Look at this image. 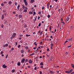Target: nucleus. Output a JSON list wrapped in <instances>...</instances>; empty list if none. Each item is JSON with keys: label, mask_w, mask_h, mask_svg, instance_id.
Listing matches in <instances>:
<instances>
[{"label": "nucleus", "mask_w": 74, "mask_h": 74, "mask_svg": "<svg viewBox=\"0 0 74 74\" xmlns=\"http://www.w3.org/2000/svg\"><path fill=\"white\" fill-rule=\"evenodd\" d=\"M73 70L71 69L70 70V71L68 70V71H66L65 73H67V74H70V73H71L72 72H73Z\"/></svg>", "instance_id": "1"}, {"label": "nucleus", "mask_w": 74, "mask_h": 74, "mask_svg": "<svg viewBox=\"0 0 74 74\" xmlns=\"http://www.w3.org/2000/svg\"><path fill=\"white\" fill-rule=\"evenodd\" d=\"M16 33H14L12 35V38H15L16 37Z\"/></svg>", "instance_id": "2"}, {"label": "nucleus", "mask_w": 74, "mask_h": 74, "mask_svg": "<svg viewBox=\"0 0 74 74\" xmlns=\"http://www.w3.org/2000/svg\"><path fill=\"white\" fill-rule=\"evenodd\" d=\"M2 67L4 69H5V68H7V66H6L5 64H3L2 66Z\"/></svg>", "instance_id": "3"}, {"label": "nucleus", "mask_w": 74, "mask_h": 74, "mask_svg": "<svg viewBox=\"0 0 74 74\" xmlns=\"http://www.w3.org/2000/svg\"><path fill=\"white\" fill-rule=\"evenodd\" d=\"M25 59L23 58L21 61V63H23L25 62Z\"/></svg>", "instance_id": "4"}, {"label": "nucleus", "mask_w": 74, "mask_h": 74, "mask_svg": "<svg viewBox=\"0 0 74 74\" xmlns=\"http://www.w3.org/2000/svg\"><path fill=\"white\" fill-rule=\"evenodd\" d=\"M8 46V44H6L3 45V47L4 48H5V47H7Z\"/></svg>", "instance_id": "5"}, {"label": "nucleus", "mask_w": 74, "mask_h": 74, "mask_svg": "<svg viewBox=\"0 0 74 74\" xmlns=\"http://www.w3.org/2000/svg\"><path fill=\"white\" fill-rule=\"evenodd\" d=\"M32 62H33V61L31 60V59H30L29 60V63H30V64H32Z\"/></svg>", "instance_id": "6"}, {"label": "nucleus", "mask_w": 74, "mask_h": 74, "mask_svg": "<svg viewBox=\"0 0 74 74\" xmlns=\"http://www.w3.org/2000/svg\"><path fill=\"white\" fill-rule=\"evenodd\" d=\"M4 18V15L3 14L1 16V19L3 20Z\"/></svg>", "instance_id": "7"}, {"label": "nucleus", "mask_w": 74, "mask_h": 74, "mask_svg": "<svg viewBox=\"0 0 74 74\" xmlns=\"http://www.w3.org/2000/svg\"><path fill=\"white\" fill-rule=\"evenodd\" d=\"M8 4H9V5H11V4H12V1H10L8 2Z\"/></svg>", "instance_id": "8"}, {"label": "nucleus", "mask_w": 74, "mask_h": 74, "mask_svg": "<svg viewBox=\"0 0 74 74\" xmlns=\"http://www.w3.org/2000/svg\"><path fill=\"white\" fill-rule=\"evenodd\" d=\"M24 52H25V51H24V50L23 49H22L21 51V53H23Z\"/></svg>", "instance_id": "9"}, {"label": "nucleus", "mask_w": 74, "mask_h": 74, "mask_svg": "<svg viewBox=\"0 0 74 74\" xmlns=\"http://www.w3.org/2000/svg\"><path fill=\"white\" fill-rule=\"evenodd\" d=\"M70 17H71V16H70V14L67 17V19H68V20H69V19H70Z\"/></svg>", "instance_id": "10"}, {"label": "nucleus", "mask_w": 74, "mask_h": 74, "mask_svg": "<svg viewBox=\"0 0 74 74\" xmlns=\"http://www.w3.org/2000/svg\"><path fill=\"white\" fill-rule=\"evenodd\" d=\"M37 44H38V42H35L34 43V45H36V46H37Z\"/></svg>", "instance_id": "11"}, {"label": "nucleus", "mask_w": 74, "mask_h": 74, "mask_svg": "<svg viewBox=\"0 0 74 74\" xmlns=\"http://www.w3.org/2000/svg\"><path fill=\"white\" fill-rule=\"evenodd\" d=\"M70 28L71 30H73V28H74V27H73V26H71L70 27Z\"/></svg>", "instance_id": "12"}, {"label": "nucleus", "mask_w": 74, "mask_h": 74, "mask_svg": "<svg viewBox=\"0 0 74 74\" xmlns=\"http://www.w3.org/2000/svg\"><path fill=\"white\" fill-rule=\"evenodd\" d=\"M40 64L41 66H44V63H43V62H41L40 63Z\"/></svg>", "instance_id": "13"}, {"label": "nucleus", "mask_w": 74, "mask_h": 74, "mask_svg": "<svg viewBox=\"0 0 74 74\" xmlns=\"http://www.w3.org/2000/svg\"><path fill=\"white\" fill-rule=\"evenodd\" d=\"M34 2V0H31L30 2L31 3H33Z\"/></svg>", "instance_id": "14"}, {"label": "nucleus", "mask_w": 74, "mask_h": 74, "mask_svg": "<svg viewBox=\"0 0 74 74\" xmlns=\"http://www.w3.org/2000/svg\"><path fill=\"white\" fill-rule=\"evenodd\" d=\"M43 33V31H42L41 32H40L39 36H41L42 34V33Z\"/></svg>", "instance_id": "15"}, {"label": "nucleus", "mask_w": 74, "mask_h": 74, "mask_svg": "<svg viewBox=\"0 0 74 74\" xmlns=\"http://www.w3.org/2000/svg\"><path fill=\"white\" fill-rule=\"evenodd\" d=\"M17 65L18 66H21V63H20L19 62H18Z\"/></svg>", "instance_id": "16"}, {"label": "nucleus", "mask_w": 74, "mask_h": 74, "mask_svg": "<svg viewBox=\"0 0 74 74\" xmlns=\"http://www.w3.org/2000/svg\"><path fill=\"white\" fill-rule=\"evenodd\" d=\"M23 12H27V10L26 9H24V11H23Z\"/></svg>", "instance_id": "17"}, {"label": "nucleus", "mask_w": 74, "mask_h": 74, "mask_svg": "<svg viewBox=\"0 0 74 74\" xmlns=\"http://www.w3.org/2000/svg\"><path fill=\"white\" fill-rule=\"evenodd\" d=\"M52 30V27H49V31H50V33L51 32V30Z\"/></svg>", "instance_id": "18"}, {"label": "nucleus", "mask_w": 74, "mask_h": 74, "mask_svg": "<svg viewBox=\"0 0 74 74\" xmlns=\"http://www.w3.org/2000/svg\"><path fill=\"white\" fill-rule=\"evenodd\" d=\"M18 16L19 17V18H22V17H23V16L22 15H21V14H19Z\"/></svg>", "instance_id": "19"}, {"label": "nucleus", "mask_w": 74, "mask_h": 74, "mask_svg": "<svg viewBox=\"0 0 74 74\" xmlns=\"http://www.w3.org/2000/svg\"><path fill=\"white\" fill-rule=\"evenodd\" d=\"M67 40H68V41H72V38H71L69 39H67Z\"/></svg>", "instance_id": "20"}, {"label": "nucleus", "mask_w": 74, "mask_h": 74, "mask_svg": "<svg viewBox=\"0 0 74 74\" xmlns=\"http://www.w3.org/2000/svg\"><path fill=\"white\" fill-rule=\"evenodd\" d=\"M24 3H25V5H27V1L25 2Z\"/></svg>", "instance_id": "21"}, {"label": "nucleus", "mask_w": 74, "mask_h": 74, "mask_svg": "<svg viewBox=\"0 0 74 74\" xmlns=\"http://www.w3.org/2000/svg\"><path fill=\"white\" fill-rule=\"evenodd\" d=\"M49 4H50V3H47V7H49Z\"/></svg>", "instance_id": "22"}, {"label": "nucleus", "mask_w": 74, "mask_h": 74, "mask_svg": "<svg viewBox=\"0 0 74 74\" xmlns=\"http://www.w3.org/2000/svg\"><path fill=\"white\" fill-rule=\"evenodd\" d=\"M71 66L72 67H73V68H74V64H73L72 63L71 64Z\"/></svg>", "instance_id": "23"}, {"label": "nucleus", "mask_w": 74, "mask_h": 74, "mask_svg": "<svg viewBox=\"0 0 74 74\" xmlns=\"http://www.w3.org/2000/svg\"><path fill=\"white\" fill-rule=\"evenodd\" d=\"M15 70L14 69H13L12 71V73H14L15 72Z\"/></svg>", "instance_id": "24"}, {"label": "nucleus", "mask_w": 74, "mask_h": 74, "mask_svg": "<svg viewBox=\"0 0 74 74\" xmlns=\"http://www.w3.org/2000/svg\"><path fill=\"white\" fill-rule=\"evenodd\" d=\"M22 6H23L22 8L24 10H25V5H22Z\"/></svg>", "instance_id": "25"}, {"label": "nucleus", "mask_w": 74, "mask_h": 74, "mask_svg": "<svg viewBox=\"0 0 74 74\" xmlns=\"http://www.w3.org/2000/svg\"><path fill=\"white\" fill-rule=\"evenodd\" d=\"M29 14H33V12H32L31 11H30L29 12Z\"/></svg>", "instance_id": "26"}, {"label": "nucleus", "mask_w": 74, "mask_h": 74, "mask_svg": "<svg viewBox=\"0 0 74 74\" xmlns=\"http://www.w3.org/2000/svg\"><path fill=\"white\" fill-rule=\"evenodd\" d=\"M11 51H14V47H12V48L11 49Z\"/></svg>", "instance_id": "27"}, {"label": "nucleus", "mask_w": 74, "mask_h": 74, "mask_svg": "<svg viewBox=\"0 0 74 74\" xmlns=\"http://www.w3.org/2000/svg\"><path fill=\"white\" fill-rule=\"evenodd\" d=\"M19 7H20V5H18L17 7V9L18 10H19Z\"/></svg>", "instance_id": "28"}, {"label": "nucleus", "mask_w": 74, "mask_h": 74, "mask_svg": "<svg viewBox=\"0 0 74 74\" xmlns=\"http://www.w3.org/2000/svg\"><path fill=\"white\" fill-rule=\"evenodd\" d=\"M50 73H51L52 74V73H54L53 72V71H50Z\"/></svg>", "instance_id": "29"}, {"label": "nucleus", "mask_w": 74, "mask_h": 74, "mask_svg": "<svg viewBox=\"0 0 74 74\" xmlns=\"http://www.w3.org/2000/svg\"><path fill=\"white\" fill-rule=\"evenodd\" d=\"M38 14H40V15H41V11H40L38 13Z\"/></svg>", "instance_id": "30"}, {"label": "nucleus", "mask_w": 74, "mask_h": 74, "mask_svg": "<svg viewBox=\"0 0 74 74\" xmlns=\"http://www.w3.org/2000/svg\"><path fill=\"white\" fill-rule=\"evenodd\" d=\"M26 37H29V36H30V35H29L27 34L26 35Z\"/></svg>", "instance_id": "31"}, {"label": "nucleus", "mask_w": 74, "mask_h": 74, "mask_svg": "<svg viewBox=\"0 0 74 74\" xmlns=\"http://www.w3.org/2000/svg\"><path fill=\"white\" fill-rule=\"evenodd\" d=\"M50 16H50V15H48L47 16V17L48 18H50Z\"/></svg>", "instance_id": "32"}, {"label": "nucleus", "mask_w": 74, "mask_h": 74, "mask_svg": "<svg viewBox=\"0 0 74 74\" xmlns=\"http://www.w3.org/2000/svg\"><path fill=\"white\" fill-rule=\"evenodd\" d=\"M22 36H23V35L22 34H20L19 36L20 37H22Z\"/></svg>", "instance_id": "33"}, {"label": "nucleus", "mask_w": 74, "mask_h": 74, "mask_svg": "<svg viewBox=\"0 0 74 74\" xmlns=\"http://www.w3.org/2000/svg\"><path fill=\"white\" fill-rule=\"evenodd\" d=\"M25 49H28V46H26L25 47Z\"/></svg>", "instance_id": "34"}, {"label": "nucleus", "mask_w": 74, "mask_h": 74, "mask_svg": "<svg viewBox=\"0 0 74 74\" xmlns=\"http://www.w3.org/2000/svg\"><path fill=\"white\" fill-rule=\"evenodd\" d=\"M71 47V45H70L67 46V48H70V47Z\"/></svg>", "instance_id": "35"}, {"label": "nucleus", "mask_w": 74, "mask_h": 74, "mask_svg": "<svg viewBox=\"0 0 74 74\" xmlns=\"http://www.w3.org/2000/svg\"><path fill=\"white\" fill-rule=\"evenodd\" d=\"M56 8L55 9V10H56V9H58V6H57L56 7Z\"/></svg>", "instance_id": "36"}, {"label": "nucleus", "mask_w": 74, "mask_h": 74, "mask_svg": "<svg viewBox=\"0 0 74 74\" xmlns=\"http://www.w3.org/2000/svg\"><path fill=\"white\" fill-rule=\"evenodd\" d=\"M40 74H42V72L41 71H40Z\"/></svg>", "instance_id": "37"}, {"label": "nucleus", "mask_w": 74, "mask_h": 74, "mask_svg": "<svg viewBox=\"0 0 74 74\" xmlns=\"http://www.w3.org/2000/svg\"><path fill=\"white\" fill-rule=\"evenodd\" d=\"M19 48H20V47H21V45H19L18 46H17Z\"/></svg>", "instance_id": "38"}, {"label": "nucleus", "mask_w": 74, "mask_h": 74, "mask_svg": "<svg viewBox=\"0 0 74 74\" xmlns=\"http://www.w3.org/2000/svg\"><path fill=\"white\" fill-rule=\"evenodd\" d=\"M41 25V23H39L38 25V26H40Z\"/></svg>", "instance_id": "39"}, {"label": "nucleus", "mask_w": 74, "mask_h": 74, "mask_svg": "<svg viewBox=\"0 0 74 74\" xmlns=\"http://www.w3.org/2000/svg\"><path fill=\"white\" fill-rule=\"evenodd\" d=\"M45 8V7L44 6H42V10H44V8Z\"/></svg>", "instance_id": "40"}, {"label": "nucleus", "mask_w": 74, "mask_h": 74, "mask_svg": "<svg viewBox=\"0 0 74 74\" xmlns=\"http://www.w3.org/2000/svg\"><path fill=\"white\" fill-rule=\"evenodd\" d=\"M27 67H28V68L29 69L30 68H31V66H28Z\"/></svg>", "instance_id": "41"}, {"label": "nucleus", "mask_w": 74, "mask_h": 74, "mask_svg": "<svg viewBox=\"0 0 74 74\" xmlns=\"http://www.w3.org/2000/svg\"><path fill=\"white\" fill-rule=\"evenodd\" d=\"M34 69L35 70H37V66H36L35 68H34Z\"/></svg>", "instance_id": "42"}, {"label": "nucleus", "mask_w": 74, "mask_h": 74, "mask_svg": "<svg viewBox=\"0 0 74 74\" xmlns=\"http://www.w3.org/2000/svg\"><path fill=\"white\" fill-rule=\"evenodd\" d=\"M8 48H11V46L10 45L9 46Z\"/></svg>", "instance_id": "43"}, {"label": "nucleus", "mask_w": 74, "mask_h": 74, "mask_svg": "<svg viewBox=\"0 0 74 74\" xmlns=\"http://www.w3.org/2000/svg\"><path fill=\"white\" fill-rule=\"evenodd\" d=\"M1 6H4V4L3 3H1Z\"/></svg>", "instance_id": "44"}, {"label": "nucleus", "mask_w": 74, "mask_h": 74, "mask_svg": "<svg viewBox=\"0 0 74 74\" xmlns=\"http://www.w3.org/2000/svg\"><path fill=\"white\" fill-rule=\"evenodd\" d=\"M24 27H27V25H25L24 26Z\"/></svg>", "instance_id": "45"}, {"label": "nucleus", "mask_w": 74, "mask_h": 74, "mask_svg": "<svg viewBox=\"0 0 74 74\" xmlns=\"http://www.w3.org/2000/svg\"><path fill=\"white\" fill-rule=\"evenodd\" d=\"M17 44H18V42H17L16 43L15 45H16V46L17 45Z\"/></svg>", "instance_id": "46"}, {"label": "nucleus", "mask_w": 74, "mask_h": 74, "mask_svg": "<svg viewBox=\"0 0 74 74\" xmlns=\"http://www.w3.org/2000/svg\"><path fill=\"white\" fill-rule=\"evenodd\" d=\"M47 51L48 52H49V49H47Z\"/></svg>", "instance_id": "47"}, {"label": "nucleus", "mask_w": 74, "mask_h": 74, "mask_svg": "<svg viewBox=\"0 0 74 74\" xmlns=\"http://www.w3.org/2000/svg\"><path fill=\"white\" fill-rule=\"evenodd\" d=\"M25 8L26 9L25 10H28V9H27V7H25Z\"/></svg>", "instance_id": "48"}, {"label": "nucleus", "mask_w": 74, "mask_h": 74, "mask_svg": "<svg viewBox=\"0 0 74 74\" xmlns=\"http://www.w3.org/2000/svg\"><path fill=\"white\" fill-rule=\"evenodd\" d=\"M1 27H2V28H3V27H4V25H2Z\"/></svg>", "instance_id": "49"}, {"label": "nucleus", "mask_w": 74, "mask_h": 74, "mask_svg": "<svg viewBox=\"0 0 74 74\" xmlns=\"http://www.w3.org/2000/svg\"><path fill=\"white\" fill-rule=\"evenodd\" d=\"M50 38H52V39H53V36H51Z\"/></svg>", "instance_id": "50"}, {"label": "nucleus", "mask_w": 74, "mask_h": 74, "mask_svg": "<svg viewBox=\"0 0 74 74\" xmlns=\"http://www.w3.org/2000/svg\"><path fill=\"white\" fill-rule=\"evenodd\" d=\"M8 55H7L6 56V59H7V57H8Z\"/></svg>", "instance_id": "51"}, {"label": "nucleus", "mask_w": 74, "mask_h": 74, "mask_svg": "<svg viewBox=\"0 0 74 74\" xmlns=\"http://www.w3.org/2000/svg\"><path fill=\"white\" fill-rule=\"evenodd\" d=\"M66 21H69V19H67V18H66Z\"/></svg>", "instance_id": "52"}, {"label": "nucleus", "mask_w": 74, "mask_h": 74, "mask_svg": "<svg viewBox=\"0 0 74 74\" xmlns=\"http://www.w3.org/2000/svg\"><path fill=\"white\" fill-rule=\"evenodd\" d=\"M46 55L47 56L48 58H49V54H48V55L46 54Z\"/></svg>", "instance_id": "53"}, {"label": "nucleus", "mask_w": 74, "mask_h": 74, "mask_svg": "<svg viewBox=\"0 0 74 74\" xmlns=\"http://www.w3.org/2000/svg\"><path fill=\"white\" fill-rule=\"evenodd\" d=\"M27 61H28V60L26 59V60H25V62H27Z\"/></svg>", "instance_id": "54"}, {"label": "nucleus", "mask_w": 74, "mask_h": 74, "mask_svg": "<svg viewBox=\"0 0 74 74\" xmlns=\"http://www.w3.org/2000/svg\"><path fill=\"white\" fill-rule=\"evenodd\" d=\"M67 42H68V41L66 40L65 41V42H64V43H65L66 44V43H67Z\"/></svg>", "instance_id": "55"}, {"label": "nucleus", "mask_w": 74, "mask_h": 74, "mask_svg": "<svg viewBox=\"0 0 74 74\" xmlns=\"http://www.w3.org/2000/svg\"><path fill=\"white\" fill-rule=\"evenodd\" d=\"M3 3H4V4H6V3H7V2H6V1H5V2H3Z\"/></svg>", "instance_id": "56"}, {"label": "nucleus", "mask_w": 74, "mask_h": 74, "mask_svg": "<svg viewBox=\"0 0 74 74\" xmlns=\"http://www.w3.org/2000/svg\"><path fill=\"white\" fill-rule=\"evenodd\" d=\"M3 12H5V11L4 10H3Z\"/></svg>", "instance_id": "57"}, {"label": "nucleus", "mask_w": 74, "mask_h": 74, "mask_svg": "<svg viewBox=\"0 0 74 74\" xmlns=\"http://www.w3.org/2000/svg\"><path fill=\"white\" fill-rule=\"evenodd\" d=\"M51 47H53V44L51 43Z\"/></svg>", "instance_id": "58"}, {"label": "nucleus", "mask_w": 74, "mask_h": 74, "mask_svg": "<svg viewBox=\"0 0 74 74\" xmlns=\"http://www.w3.org/2000/svg\"><path fill=\"white\" fill-rule=\"evenodd\" d=\"M3 52L2 51H1L0 53H1V54H3Z\"/></svg>", "instance_id": "59"}, {"label": "nucleus", "mask_w": 74, "mask_h": 74, "mask_svg": "<svg viewBox=\"0 0 74 74\" xmlns=\"http://www.w3.org/2000/svg\"><path fill=\"white\" fill-rule=\"evenodd\" d=\"M40 68H41V69L43 68V66H40Z\"/></svg>", "instance_id": "60"}, {"label": "nucleus", "mask_w": 74, "mask_h": 74, "mask_svg": "<svg viewBox=\"0 0 74 74\" xmlns=\"http://www.w3.org/2000/svg\"><path fill=\"white\" fill-rule=\"evenodd\" d=\"M15 5H16L17 4V3L16 2H15L14 3Z\"/></svg>", "instance_id": "61"}, {"label": "nucleus", "mask_w": 74, "mask_h": 74, "mask_svg": "<svg viewBox=\"0 0 74 74\" xmlns=\"http://www.w3.org/2000/svg\"><path fill=\"white\" fill-rule=\"evenodd\" d=\"M74 74V72H73L71 73V74Z\"/></svg>", "instance_id": "62"}, {"label": "nucleus", "mask_w": 74, "mask_h": 74, "mask_svg": "<svg viewBox=\"0 0 74 74\" xmlns=\"http://www.w3.org/2000/svg\"><path fill=\"white\" fill-rule=\"evenodd\" d=\"M23 56H24V55L22 54L21 56V57H23Z\"/></svg>", "instance_id": "63"}, {"label": "nucleus", "mask_w": 74, "mask_h": 74, "mask_svg": "<svg viewBox=\"0 0 74 74\" xmlns=\"http://www.w3.org/2000/svg\"><path fill=\"white\" fill-rule=\"evenodd\" d=\"M28 52H30V50H28Z\"/></svg>", "instance_id": "64"}]
</instances>
